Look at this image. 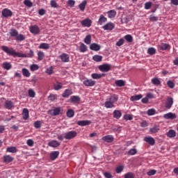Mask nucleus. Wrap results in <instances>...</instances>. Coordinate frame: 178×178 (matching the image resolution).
<instances>
[{
	"label": "nucleus",
	"instance_id": "1",
	"mask_svg": "<svg viewBox=\"0 0 178 178\" xmlns=\"http://www.w3.org/2000/svg\"><path fill=\"white\" fill-rule=\"evenodd\" d=\"M1 49L7 55L13 56V58H33L34 56V51L33 50H30L27 54H24L20 52H16L13 48H9L7 46H1Z\"/></svg>",
	"mask_w": 178,
	"mask_h": 178
},
{
	"label": "nucleus",
	"instance_id": "2",
	"mask_svg": "<svg viewBox=\"0 0 178 178\" xmlns=\"http://www.w3.org/2000/svg\"><path fill=\"white\" fill-rule=\"evenodd\" d=\"M77 136V132L75 131H68L64 134V138L65 140H72Z\"/></svg>",
	"mask_w": 178,
	"mask_h": 178
},
{
	"label": "nucleus",
	"instance_id": "3",
	"mask_svg": "<svg viewBox=\"0 0 178 178\" xmlns=\"http://www.w3.org/2000/svg\"><path fill=\"white\" fill-rule=\"evenodd\" d=\"M112 68V66L110 64H103L99 66V70L100 72H103V73H107V72H109L111 69Z\"/></svg>",
	"mask_w": 178,
	"mask_h": 178
},
{
	"label": "nucleus",
	"instance_id": "4",
	"mask_svg": "<svg viewBox=\"0 0 178 178\" xmlns=\"http://www.w3.org/2000/svg\"><path fill=\"white\" fill-rule=\"evenodd\" d=\"M60 112H62V108L60 107H54L53 109L48 111L49 114L51 116H58V115H60Z\"/></svg>",
	"mask_w": 178,
	"mask_h": 178
},
{
	"label": "nucleus",
	"instance_id": "5",
	"mask_svg": "<svg viewBox=\"0 0 178 178\" xmlns=\"http://www.w3.org/2000/svg\"><path fill=\"white\" fill-rule=\"evenodd\" d=\"M60 59L63 63H68L70 62V56L66 53H63L60 55Z\"/></svg>",
	"mask_w": 178,
	"mask_h": 178
},
{
	"label": "nucleus",
	"instance_id": "6",
	"mask_svg": "<svg viewBox=\"0 0 178 178\" xmlns=\"http://www.w3.org/2000/svg\"><path fill=\"white\" fill-rule=\"evenodd\" d=\"M29 31L32 34L37 35L40 34V28L37 25H32L29 27Z\"/></svg>",
	"mask_w": 178,
	"mask_h": 178
},
{
	"label": "nucleus",
	"instance_id": "7",
	"mask_svg": "<svg viewBox=\"0 0 178 178\" xmlns=\"http://www.w3.org/2000/svg\"><path fill=\"white\" fill-rule=\"evenodd\" d=\"M95 81L88 79H86L83 81V86H86V87H94V86H95Z\"/></svg>",
	"mask_w": 178,
	"mask_h": 178
},
{
	"label": "nucleus",
	"instance_id": "8",
	"mask_svg": "<svg viewBox=\"0 0 178 178\" xmlns=\"http://www.w3.org/2000/svg\"><path fill=\"white\" fill-rule=\"evenodd\" d=\"M143 141L149 144V145H155V139L151 136H145L143 139Z\"/></svg>",
	"mask_w": 178,
	"mask_h": 178
},
{
	"label": "nucleus",
	"instance_id": "9",
	"mask_svg": "<svg viewBox=\"0 0 178 178\" xmlns=\"http://www.w3.org/2000/svg\"><path fill=\"white\" fill-rule=\"evenodd\" d=\"M1 14L3 17H11V16L13 15V13H12V10H9L8 8H4L1 11Z\"/></svg>",
	"mask_w": 178,
	"mask_h": 178
},
{
	"label": "nucleus",
	"instance_id": "10",
	"mask_svg": "<svg viewBox=\"0 0 178 178\" xmlns=\"http://www.w3.org/2000/svg\"><path fill=\"white\" fill-rule=\"evenodd\" d=\"M103 29L106 31H112V30L115 29V24H113V22H108L103 26Z\"/></svg>",
	"mask_w": 178,
	"mask_h": 178
},
{
	"label": "nucleus",
	"instance_id": "11",
	"mask_svg": "<svg viewBox=\"0 0 178 178\" xmlns=\"http://www.w3.org/2000/svg\"><path fill=\"white\" fill-rule=\"evenodd\" d=\"M92 23V22L91 21V19L88 18L85 19L81 22V26H83V27H91Z\"/></svg>",
	"mask_w": 178,
	"mask_h": 178
},
{
	"label": "nucleus",
	"instance_id": "12",
	"mask_svg": "<svg viewBox=\"0 0 178 178\" xmlns=\"http://www.w3.org/2000/svg\"><path fill=\"white\" fill-rule=\"evenodd\" d=\"M163 118L164 119H170L171 120H173V119H176V118H177V116L176 115L175 113H168L166 114L163 115Z\"/></svg>",
	"mask_w": 178,
	"mask_h": 178
},
{
	"label": "nucleus",
	"instance_id": "13",
	"mask_svg": "<svg viewBox=\"0 0 178 178\" xmlns=\"http://www.w3.org/2000/svg\"><path fill=\"white\" fill-rule=\"evenodd\" d=\"M76 124H78V126H81V127L89 126V124H91V121L88 120H79L76 122Z\"/></svg>",
	"mask_w": 178,
	"mask_h": 178
},
{
	"label": "nucleus",
	"instance_id": "14",
	"mask_svg": "<svg viewBox=\"0 0 178 178\" xmlns=\"http://www.w3.org/2000/svg\"><path fill=\"white\" fill-rule=\"evenodd\" d=\"M72 94H73V90H72V89H66L62 94V97L63 98H69Z\"/></svg>",
	"mask_w": 178,
	"mask_h": 178
},
{
	"label": "nucleus",
	"instance_id": "15",
	"mask_svg": "<svg viewBox=\"0 0 178 178\" xmlns=\"http://www.w3.org/2000/svg\"><path fill=\"white\" fill-rule=\"evenodd\" d=\"M90 49L92 51H99L101 49V45L97 44V43H92L90 45Z\"/></svg>",
	"mask_w": 178,
	"mask_h": 178
},
{
	"label": "nucleus",
	"instance_id": "16",
	"mask_svg": "<svg viewBox=\"0 0 178 178\" xmlns=\"http://www.w3.org/2000/svg\"><path fill=\"white\" fill-rule=\"evenodd\" d=\"M63 88V83L57 81L56 82V83L54 84V90H55V91H59V90H62V88Z\"/></svg>",
	"mask_w": 178,
	"mask_h": 178
},
{
	"label": "nucleus",
	"instance_id": "17",
	"mask_svg": "<svg viewBox=\"0 0 178 178\" xmlns=\"http://www.w3.org/2000/svg\"><path fill=\"white\" fill-rule=\"evenodd\" d=\"M106 22H108V19L106 17H105V16H104L103 15H101L99 16L97 23L100 26H102V24H104V23H106Z\"/></svg>",
	"mask_w": 178,
	"mask_h": 178
},
{
	"label": "nucleus",
	"instance_id": "18",
	"mask_svg": "<svg viewBox=\"0 0 178 178\" xmlns=\"http://www.w3.org/2000/svg\"><path fill=\"white\" fill-rule=\"evenodd\" d=\"M59 156V152L54 151L50 153V159L51 161H55Z\"/></svg>",
	"mask_w": 178,
	"mask_h": 178
},
{
	"label": "nucleus",
	"instance_id": "19",
	"mask_svg": "<svg viewBox=\"0 0 178 178\" xmlns=\"http://www.w3.org/2000/svg\"><path fill=\"white\" fill-rule=\"evenodd\" d=\"M172 105H173V98L168 97L167 102L165 103V108L170 109V108H172Z\"/></svg>",
	"mask_w": 178,
	"mask_h": 178
},
{
	"label": "nucleus",
	"instance_id": "20",
	"mask_svg": "<svg viewBox=\"0 0 178 178\" xmlns=\"http://www.w3.org/2000/svg\"><path fill=\"white\" fill-rule=\"evenodd\" d=\"M2 67L4 70H10V69H12V63L9 62H4L2 63Z\"/></svg>",
	"mask_w": 178,
	"mask_h": 178
},
{
	"label": "nucleus",
	"instance_id": "21",
	"mask_svg": "<svg viewBox=\"0 0 178 178\" xmlns=\"http://www.w3.org/2000/svg\"><path fill=\"white\" fill-rule=\"evenodd\" d=\"M81 100V99L79 96H72L70 97V102H72V104H79Z\"/></svg>",
	"mask_w": 178,
	"mask_h": 178
},
{
	"label": "nucleus",
	"instance_id": "22",
	"mask_svg": "<svg viewBox=\"0 0 178 178\" xmlns=\"http://www.w3.org/2000/svg\"><path fill=\"white\" fill-rule=\"evenodd\" d=\"M49 147H51L52 148H56V147H59L60 143L58 142V140H51L48 143Z\"/></svg>",
	"mask_w": 178,
	"mask_h": 178
},
{
	"label": "nucleus",
	"instance_id": "23",
	"mask_svg": "<svg viewBox=\"0 0 178 178\" xmlns=\"http://www.w3.org/2000/svg\"><path fill=\"white\" fill-rule=\"evenodd\" d=\"M6 109H12L13 108L14 104L13 102L10 100H6L4 104Z\"/></svg>",
	"mask_w": 178,
	"mask_h": 178
},
{
	"label": "nucleus",
	"instance_id": "24",
	"mask_svg": "<svg viewBox=\"0 0 178 178\" xmlns=\"http://www.w3.org/2000/svg\"><path fill=\"white\" fill-rule=\"evenodd\" d=\"M105 76V74H97L93 73L91 74L92 79H94V80H99V79H102V77H104Z\"/></svg>",
	"mask_w": 178,
	"mask_h": 178
},
{
	"label": "nucleus",
	"instance_id": "25",
	"mask_svg": "<svg viewBox=\"0 0 178 178\" xmlns=\"http://www.w3.org/2000/svg\"><path fill=\"white\" fill-rule=\"evenodd\" d=\"M13 157L9 155H5L3 156V161L6 163H10V162H13Z\"/></svg>",
	"mask_w": 178,
	"mask_h": 178
},
{
	"label": "nucleus",
	"instance_id": "26",
	"mask_svg": "<svg viewBox=\"0 0 178 178\" xmlns=\"http://www.w3.org/2000/svg\"><path fill=\"white\" fill-rule=\"evenodd\" d=\"M104 141H106V143H112L113 140V136L112 135H108L103 137Z\"/></svg>",
	"mask_w": 178,
	"mask_h": 178
},
{
	"label": "nucleus",
	"instance_id": "27",
	"mask_svg": "<svg viewBox=\"0 0 178 178\" xmlns=\"http://www.w3.org/2000/svg\"><path fill=\"white\" fill-rule=\"evenodd\" d=\"M22 73L24 77H30L31 76V73L26 68H22Z\"/></svg>",
	"mask_w": 178,
	"mask_h": 178
},
{
	"label": "nucleus",
	"instance_id": "28",
	"mask_svg": "<svg viewBox=\"0 0 178 178\" xmlns=\"http://www.w3.org/2000/svg\"><path fill=\"white\" fill-rule=\"evenodd\" d=\"M159 47L161 51H166V49H169V48H170V45L166 43H161L159 44Z\"/></svg>",
	"mask_w": 178,
	"mask_h": 178
},
{
	"label": "nucleus",
	"instance_id": "29",
	"mask_svg": "<svg viewBox=\"0 0 178 178\" xmlns=\"http://www.w3.org/2000/svg\"><path fill=\"white\" fill-rule=\"evenodd\" d=\"M113 118L115 119H120L122 118V112L119 110H115L113 111Z\"/></svg>",
	"mask_w": 178,
	"mask_h": 178
},
{
	"label": "nucleus",
	"instance_id": "30",
	"mask_svg": "<svg viewBox=\"0 0 178 178\" xmlns=\"http://www.w3.org/2000/svg\"><path fill=\"white\" fill-rule=\"evenodd\" d=\"M115 85L117 87H124L126 86V81L122 79L117 80L115 81Z\"/></svg>",
	"mask_w": 178,
	"mask_h": 178
},
{
	"label": "nucleus",
	"instance_id": "31",
	"mask_svg": "<svg viewBox=\"0 0 178 178\" xmlns=\"http://www.w3.org/2000/svg\"><path fill=\"white\" fill-rule=\"evenodd\" d=\"M86 6H87V1L86 0H84L79 5V8L80 10H81V12H84V10H86Z\"/></svg>",
	"mask_w": 178,
	"mask_h": 178
},
{
	"label": "nucleus",
	"instance_id": "32",
	"mask_svg": "<svg viewBox=\"0 0 178 178\" xmlns=\"http://www.w3.org/2000/svg\"><path fill=\"white\" fill-rule=\"evenodd\" d=\"M22 118L24 120H27L29 119V109L24 108L22 111Z\"/></svg>",
	"mask_w": 178,
	"mask_h": 178
},
{
	"label": "nucleus",
	"instance_id": "33",
	"mask_svg": "<svg viewBox=\"0 0 178 178\" xmlns=\"http://www.w3.org/2000/svg\"><path fill=\"white\" fill-rule=\"evenodd\" d=\"M167 137H169L170 138H173L174 137H176V131L173 129H170L167 133Z\"/></svg>",
	"mask_w": 178,
	"mask_h": 178
},
{
	"label": "nucleus",
	"instance_id": "34",
	"mask_svg": "<svg viewBox=\"0 0 178 178\" xmlns=\"http://www.w3.org/2000/svg\"><path fill=\"white\" fill-rule=\"evenodd\" d=\"M118 99H119V96H118V95H113L109 97V101L113 104H115V102H118Z\"/></svg>",
	"mask_w": 178,
	"mask_h": 178
},
{
	"label": "nucleus",
	"instance_id": "35",
	"mask_svg": "<svg viewBox=\"0 0 178 178\" xmlns=\"http://www.w3.org/2000/svg\"><path fill=\"white\" fill-rule=\"evenodd\" d=\"M107 15L109 19H113L116 16V11L115 10H111L107 12Z\"/></svg>",
	"mask_w": 178,
	"mask_h": 178
},
{
	"label": "nucleus",
	"instance_id": "36",
	"mask_svg": "<svg viewBox=\"0 0 178 178\" xmlns=\"http://www.w3.org/2000/svg\"><path fill=\"white\" fill-rule=\"evenodd\" d=\"M141 98H143V95H136L131 96L130 98V100L131 101H140V99H141Z\"/></svg>",
	"mask_w": 178,
	"mask_h": 178
},
{
	"label": "nucleus",
	"instance_id": "37",
	"mask_svg": "<svg viewBox=\"0 0 178 178\" xmlns=\"http://www.w3.org/2000/svg\"><path fill=\"white\" fill-rule=\"evenodd\" d=\"M9 34L10 37H14L16 38V37H17V34H19V32L16 29H13L10 30Z\"/></svg>",
	"mask_w": 178,
	"mask_h": 178
},
{
	"label": "nucleus",
	"instance_id": "38",
	"mask_svg": "<svg viewBox=\"0 0 178 178\" xmlns=\"http://www.w3.org/2000/svg\"><path fill=\"white\" fill-rule=\"evenodd\" d=\"M150 134H155V133H158L159 131V127L154 126L153 127L149 129Z\"/></svg>",
	"mask_w": 178,
	"mask_h": 178
},
{
	"label": "nucleus",
	"instance_id": "39",
	"mask_svg": "<svg viewBox=\"0 0 178 178\" xmlns=\"http://www.w3.org/2000/svg\"><path fill=\"white\" fill-rule=\"evenodd\" d=\"M7 152H10L11 154H16L17 152V149L16 147H9L6 149Z\"/></svg>",
	"mask_w": 178,
	"mask_h": 178
},
{
	"label": "nucleus",
	"instance_id": "40",
	"mask_svg": "<svg viewBox=\"0 0 178 178\" xmlns=\"http://www.w3.org/2000/svg\"><path fill=\"white\" fill-rule=\"evenodd\" d=\"M79 51L84 53L87 51V46L84 43H81L79 46Z\"/></svg>",
	"mask_w": 178,
	"mask_h": 178
},
{
	"label": "nucleus",
	"instance_id": "41",
	"mask_svg": "<svg viewBox=\"0 0 178 178\" xmlns=\"http://www.w3.org/2000/svg\"><path fill=\"white\" fill-rule=\"evenodd\" d=\"M45 58V54L43 51H38V60H42Z\"/></svg>",
	"mask_w": 178,
	"mask_h": 178
},
{
	"label": "nucleus",
	"instance_id": "42",
	"mask_svg": "<svg viewBox=\"0 0 178 178\" xmlns=\"http://www.w3.org/2000/svg\"><path fill=\"white\" fill-rule=\"evenodd\" d=\"M105 107L107 108H112L115 105H113V103L111 102L110 100L105 102L104 103Z\"/></svg>",
	"mask_w": 178,
	"mask_h": 178
},
{
	"label": "nucleus",
	"instance_id": "43",
	"mask_svg": "<svg viewBox=\"0 0 178 178\" xmlns=\"http://www.w3.org/2000/svg\"><path fill=\"white\" fill-rule=\"evenodd\" d=\"M15 38L17 41H24V40H26V36H24L23 34L18 33Z\"/></svg>",
	"mask_w": 178,
	"mask_h": 178
},
{
	"label": "nucleus",
	"instance_id": "44",
	"mask_svg": "<svg viewBox=\"0 0 178 178\" xmlns=\"http://www.w3.org/2000/svg\"><path fill=\"white\" fill-rule=\"evenodd\" d=\"M152 83L154 84V86H161V80H159L158 78H153L152 79Z\"/></svg>",
	"mask_w": 178,
	"mask_h": 178
},
{
	"label": "nucleus",
	"instance_id": "45",
	"mask_svg": "<svg viewBox=\"0 0 178 178\" xmlns=\"http://www.w3.org/2000/svg\"><path fill=\"white\" fill-rule=\"evenodd\" d=\"M40 67L37 64H32L30 65V70L31 72H35V70H38Z\"/></svg>",
	"mask_w": 178,
	"mask_h": 178
},
{
	"label": "nucleus",
	"instance_id": "46",
	"mask_svg": "<svg viewBox=\"0 0 178 178\" xmlns=\"http://www.w3.org/2000/svg\"><path fill=\"white\" fill-rule=\"evenodd\" d=\"M92 59L95 62H101L102 60V56L95 55L92 56Z\"/></svg>",
	"mask_w": 178,
	"mask_h": 178
},
{
	"label": "nucleus",
	"instance_id": "47",
	"mask_svg": "<svg viewBox=\"0 0 178 178\" xmlns=\"http://www.w3.org/2000/svg\"><path fill=\"white\" fill-rule=\"evenodd\" d=\"M84 42L85 44H87V45H90V44H91V35H88L86 36Z\"/></svg>",
	"mask_w": 178,
	"mask_h": 178
},
{
	"label": "nucleus",
	"instance_id": "48",
	"mask_svg": "<svg viewBox=\"0 0 178 178\" xmlns=\"http://www.w3.org/2000/svg\"><path fill=\"white\" fill-rule=\"evenodd\" d=\"M39 48L40 49H49V44L47 43H41Z\"/></svg>",
	"mask_w": 178,
	"mask_h": 178
},
{
	"label": "nucleus",
	"instance_id": "49",
	"mask_svg": "<svg viewBox=\"0 0 178 178\" xmlns=\"http://www.w3.org/2000/svg\"><path fill=\"white\" fill-rule=\"evenodd\" d=\"M67 118H73L74 116V111L72 109H69L66 113Z\"/></svg>",
	"mask_w": 178,
	"mask_h": 178
},
{
	"label": "nucleus",
	"instance_id": "50",
	"mask_svg": "<svg viewBox=\"0 0 178 178\" xmlns=\"http://www.w3.org/2000/svg\"><path fill=\"white\" fill-rule=\"evenodd\" d=\"M28 95L30 98H34L35 97V92L33 89H29L28 90Z\"/></svg>",
	"mask_w": 178,
	"mask_h": 178
},
{
	"label": "nucleus",
	"instance_id": "51",
	"mask_svg": "<svg viewBox=\"0 0 178 178\" xmlns=\"http://www.w3.org/2000/svg\"><path fill=\"white\" fill-rule=\"evenodd\" d=\"M155 113H156V111L154 108H150L147 111L148 116H153Z\"/></svg>",
	"mask_w": 178,
	"mask_h": 178
},
{
	"label": "nucleus",
	"instance_id": "52",
	"mask_svg": "<svg viewBox=\"0 0 178 178\" xmlns=\"http://www.w3.org/2000/svg\"><path fill=\"white\" fill-rule=\"evenodd\" d=\"M156 53V49L154 47H150L147 49V54H149V55H155Z\"/></svg>",
	"mask_w": 178,
	"mask_h": 178
},
{
	"label": "nucleus",
	"instance_id": "53",
	"mask_svg": "<svg viewBox=\"0 0 178 178\" xmlns=\"http://www.w3.org/2000/svg\"><path fill=\"white\" fill-rule=\"evenodd\" d=\"M124 169V166L118 165L115 169V172H116V173H122V172H123Z\"/></svg>",
	"mask_w": 178,
	"mask_h": 178
},
{
	"label": "nucleus",
	"instance_id": "54",
	"mask_svg": "<svg viewBox=\"0 0 178 178\" xmlns=\"http://www.w3.org/2000/svg\"><path fill=\"white\" fill-rule=\"evenodd\" d=\"M124 40L128 42H133V36H131V35H126L124 36Z\"/></svg>",
	"mask_w": 178,
	"mask_h": 178
},
{
	"label": "nucleus",
	"instance_id": "55",
	"mask_svg": "<svg viewBox=\"0 0 178 178\" xmlns=\"http://www.w3.org/2000/svg\"><path fill=\"white\" fill-rule=\"evenodd\" d=\"M24 5L28 6V8H31V6H33V3H31V1L30 0H24Z\"/></svg>",
	"mask_w": 178,
	"mask_h": 178
},
{
	"label": "nucleus",
	"instance_id": "56",
	"mask_svg": "<svg viewBox=\"0 0 178 178\" xmlns=\"http://www.w3.org/2000/svg\"><path fill=\"white\" fill-rule=\"evenodd\" d=\"M124 178H134V173L129 172L124 175Z\"/></svg>",
	"mask_w": 178,
	"mask_h": 178
},
{
	"label": "nucleus",
	"instance_id": "57",
	"mask_svg": "<svg viewBox=\"0 0 178 178\" xmlns=\"http://www.w3.org/2000/svg\"><path fill=\"white\" fill-rule=\"evenodd\" d=\"M46 73L47 74H49V76H51V74L54 73V67H49V68H47L46 70Z\"/></svg>",
	"mask_w": 178,
	"mask_h": 178
},
{
	"label": "nucleus",
	"instance_id": "58",
	"mask_svg": "<svg viewBox=\"0 0 178 178\" xmlns=\"http://www.w3.org/2000/svg\"><path fill=\"white\" fill-rule=\"evenodd\" d=\"M124 44V39L121 38L116 42L117 47H122Z\"/></svg>",
	"mask_w": 178,
	"mask_h": 178
},
{
	"label": "nucleus",
	"instance_id": "59",
	"mask_svg": "<svg viewBox=\"0 0 178 178\" xmlns=\"http://www.w3.org/2000/svg\"><path fill=\"white\" fill-rule=\"evenodd\" d=\"M137 154V149H131L128 152L129 155H136Z\"/></svg>",
	"mask_w": 178,
	"mask_h": 178
},
{
	"label": "nucleus",
	"instance_id": "60",
	"mask_svg": "<svg viewBox=\"0 0 178 178\" xmlns=\"http://www.w3.org/2000/svg\"><path fill=\"white\" fill-rule=\"evenodd\" d=\"M124 120H133V116L130 114L124 115Z\"/></svg>",
	"mask_w": 178,
	"mask_h": 178
},
{
	"label": "nucleus",
	"instance_id": "61",
	"mask_svg": "<svg viewBox=\"0 0 178 178\" xmlns=\"http://www.w3.org/2000/svg\"><path fill=\"white\" fill-rule=\"evenodd\" d=\"M34 127L35 129H40L41 128V121H36V122H35Z\"/></svg>",
	"mask_w": 178,
	"mask_h": 178
},
{
	"label": "nucleus",
	"instance_id": "62",
	"mask_svg": "<svg viewBox=\"0 0 178 178\" xmlns=\"http://www.w3.org/2000/svg\"><path fill=\"white\" fill-rule=\"evenodd\" d=\"M152 6V2H147L145 3V9L148 10Z\"/></svg>",
	"mask_w": 178,
	"mask_h": 178
},
{
	"label": "nucleus",
	"instance_id": "63",
	"mask_svg": "<svg viewBox=\"0 0 178 178\" xmlns=\"http://www.w3.org/2000/svg\"><path fill=\"white\" fill-rule=\"evenodd\" d=\"M158 17H156L154 15H152L149 17L150 22H158Z\"/></svg>",
	"mask_w": 178,
	"mask_h": 178
},
{
	"label": "nucleus",
	"instance_id": "64",
	"mask_svg": "<svg viewBox=\"0 0 178 178\" xmlns=\"http://www.w3.org/2000/svg\"><path fill=\"white\" fill-rule=\"evenodd\" d=\"M167 85L170 88H175V83L172 81H168Z\"/></svg>",
	"mask_w": 178,
	"mask_h": 178
}]
</instances>
